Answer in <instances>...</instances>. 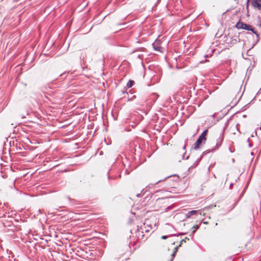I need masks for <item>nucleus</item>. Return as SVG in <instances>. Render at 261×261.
I'll return each mask as SVG.
<instances>
[{
    "label": "nucleus",
    "instance_id": "f257e3e1",
    "mask_svg": "<svg viewBox=\"0 0 261 261\" xmlns=\"http://www.w3.org/2000/svg\"><path fill=\"white\" fill-rule=\"evenodd\" d=\"M236 27L238 29H244L248 31H251L254 34H255L257 36H258V34L256 31H254L252 27L249 24L245 23L242 21H239L236 24Z\"/></svg>",
    "mask_w": 261,
    "mask_h": 261
},
{
    "label": "nucleus",
    "instance_id": "f03ea898",
    "mask_svg": "<svg viewBox=\"0 0 261 261\" xmlns=\"http://www.w3.org/2000/svg\"><path fill=\"white\" fill-rule=\"evenodd\" d=\"M207 134V130L203 132L201 135L199 136L198 140L194 144V148L197 149L199 148V145L202 143L204 142L206 140V136Z\"/></svg>",
    "mask_w": 261,
    "mask_h": 261
},
{
    "label": "nucleus",
    "instance_id": "7ed1b4c3",
    "mask_svg": "<svg viewBox=\"0 0 261 261\" xmlns=\"http://www.w3.org/2000/svg\"><path fill=\"white\" fill-rule=\"evenodd\" d=\"M152 45L155 50L161 53L163 52V48L160 45V40H155Z\"/></svg>",
    "mask_w": 261,
    "mask_h": 261
},
{
    "label": "nucleus",
    "instance_id": "20e7f679",
    "mask_svg": "<svg viewBox=\"0 0 261 261\" xmlns=\"http://www.w3.org/2000/svg\"><path fill=\"white\" fill-rule=\"evenodd\" d=\"M251 3L252 6L258 10L261 9V1L260 0H252Z\"/></svg>",
    "mask_w": 261,
    "mask_h": 261
},
{
    "label": "nucleus",
    "instance_id": "39448f33",
    "mask_svg": "<svg viewBox=\"0 0 261 261\" xmlns=\"http://www.w3.org/2000/svg\"><path fill=\"white\" fill-rule=\"evenodd\" d=\"M143 227H145V223L143 224V226H141L140 227V228L137 229L138 230V234L137 236L138 238L141 237V240L144 239V235L143 234V230H144Z\"/></svg>",
    "mask_w": 261,
    "mask_h": 261
},
{
    "label": "nucleus",
    "instance_id": "423d86ee",
    "mask_svg": "<svg viewBox=\"0 0 261 261\" xmlns=\"http://www.w3.org/2000/svg\"><path fill=\"white\" fill-rule=\"evenodd\" d=\"M197 212H198L197 211H195V210L191 211L188 213L187 217H189L193 215L196 214Z\"/></svg>",
    "mask_w": 261,
    "mask_h": 261
},
{
    "label": "nucleus",
    "instance_id": "0eeeda50",
    "mask_svg": "<svg viewBox=\"0 0 261 261\" xmlns=\"http://www.w3.org/2000/svg\"><path fill=\"white\" fill-rule=\"evenodd\" d=\"M134 81L133 80H129L127 84V87L128 88H130L134 85Z\"/></svg>",
    "mask_w": 261,
    "mask_h": 261
},
{
    "label": "nucleus",
    "instance_id": "6e6552de",
    "mask_svg": "<svg viewBox=\"0 0 261 261\" xmlns=\"http://www.w3.org/2000/svg\"><path fill=\"white\" fill-rule=\"evenodd\" d=\"M199 228V226L198 225H195V226H193V228H194V230H193L192 231V232L194 233L196 231V229H198Z\"/></svg>",
    "mask_w": 261,
    "mask_h": 261
},
{
    "label": "nucleus",
    "instance_id": "1a4fd4ad",
    "mask_svg": "<svg viewBox=\"0 0 261 261\" xmlns=\"http://www.w3.org/2000/svg\"><path fill=\"white\" fill-rule=\"evenodd\" d=\"M168 238V237L167 236H162L161 238L162 239H166L167 238Z\"/></svg>",
    "mask_w": 261,
    "mask_h": 261
},
{
    "label": "nucleus",
    "instance_id": "9d476101",
    "mask_svg": "<svg viewBox=\"0 0 261 261\" xmlns=\"http://www.w3.org/2000/svg\"><path fill=\"white\" fill-rule=\"evenodd\" d=\"M249 2V0H247V8H248V7Z\"/></svg>",
    "mask_w": 261,
    "mask_h": 261
},
{
    "label": "nucleus",
    "instance_id": "9b49d317",
    "mask_svg": "<svg viewBox=\"0 0 261 261\" xmlns=\"http://www.w3.org/2000/svg\"><path fill=\"white\" fill-rule=\"evenodd\" d=\"M145 231L146 232H148V230H145Z\"/></svg>",
    "mask_w": 261,
    "mask_h": 261
}]
</instances>
